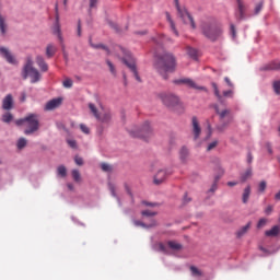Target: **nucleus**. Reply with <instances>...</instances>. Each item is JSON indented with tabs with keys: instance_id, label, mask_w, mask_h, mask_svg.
<instances>
[{
	"instance_id": "cd10ccee",
	"label": "nucleus",
	"mask_w": 280,
	"mask_h": 280,
	"mask_svg": "<svg viewBox=\"0 0 280 280\" xmlns=\"http://www.w3.org/2000/svg\"><path fill=\"white\" fill-rule=\"evenodd\" d=\"M250 198V186H247L242 196V202L246 205L248 202V199Z\"/></svg>"
},
{
	"instance_id": "8fccbe9b",
	"label": "nucleus",
	"mask_w": 280,
	"mask_h": 280,
	"mask_svg": "<svg viewBox=\"0 0 280 280\" xmlns=\"http://www.w3.org/2000/svg\"><path fill=\"white\" fill-rule=\"evenodd\" d=\"M68 145H70L73 150L78 148V142L75 140H68L67 141Z\"/></svg>"
},
{
	"instance_id": "79ce46f5",
	"label": "nucleus",
	"mask_w": 280,
	"mask_h": 280,
	"mask_svg": "<svg viewBox=\"0 0 280 280\" xmlns=\"http://www.w3.org/2000/svg\"><path fill=\"white\" fill-rule=\"evenodd\" d=\"M272 86L276 95H280V81H275Z\"/></svg>"
},
{
	"instance_id": "a878e982",
	"label": "nucleus",
	"mask_w": 280,
	"mask_h": 280,
	"mask_svg": "<svg viewBox=\"0 0 280 280\" xmlns=\"http://www.w3.org/2000/svg\"><path fill=\"white\" fill-rule=\"evenodd\" d=\"M167 246H168V248H171V250H182L183 249V245L175 241H168Z\"/></svg>"
},
{
	"instance_id": "5701e85b",
	"label": "nucleus",
	"mask_w": 280,
	"mask_h": 280,
	"mask_svg": "<svg viewBox=\"0 0 280 280\" xmlns=\"http://www.w3.org/2000/svg\"><path fill=\"white\" fill-rule=\"evenodd\" d=\"M166 21L170 23V27L173 34H175V36H179L178 30H176V24H174V20H172V15H170V13L167 12H166Z\"/></svg>"
},
{
	"instance_id": "aec40b11",
	"label": "nucleus",
	"mask_w": 280,
	"mask_h": 280,
	"mask_svg": "<svg viewBox=\"0 0 280 280\" xmlns=\"http://www.w3.org/2000/svg\"><path fill=\"white\" fill-rule=\"evenodd\" d=\"M60 104H62V98H54L46 104L45 108L46 110H54L55 108H58Z\"/></svg>"
},
{
	"instance_id": "13d9d810",
	"label": "nucleus",
	"mask_w": 280,
	"mask_h": 280,
	"mask_svg": "<svg viewBox=\"0 0 280 280\" xmlns=\"http://www.w3.org/2000/svg\"><path fill=\"white\" fill-rule=\"evenodd\" d=\"M109 25H110V28H112V30H115V32H121V31L119 30V26H118L117 24H115V23H109Z\"/></svg>"
},
{
	"instance_id": "680f3d73",
	"label": "nucleus",
	"mask_w": 280,
	"mask_h": 280,
	"mask_svg": "<svg viewBox=\"0 0 280 280\" xmlns=\"http://www.w3.org/2000/svg\"><path fill=\"white\" fill-rule=\"evenodd\" d=\"M135 226H143L145 229V223L141 221H133Z\"/></svg>"
},
{
	"instance_id": "4be33fe9",
	"label": "nucleus",
	"mask_w": 280,
	"mask_h": 280,
	"mask_svg": "<svg viewBox=\"0 0 280 280\" xmlns=\"http://www.w3.org/2000/svg\"><path fill=\"white\" fill-rule=\"evenodd\" d=\"M279 233H280V226L275 225L270 230H267L265 232V235H266V237H277V235H279Z\"/></svg>"
},
{
	"instance_id": "f8f14e48",
	"label": "nucleus",
	"mask_w": 280,
	"mask_h": 280,
	"mask_svg": "<svg viewBox=\"0 0 280 280\" xmlns=\"http://www.w3.org/2000/svg\"><path fill=\"white\" fill-rule=\"evenodd\" d=\"M236 3L235 19L238 22L244 21V19H246V4L244 3V0H236Z\"/></svg>"
},
{
	"instance_id": "e2e57ef3",
	"label": "nucleus",
	"mask_w": 280,
	"mask_h": 280,
	"mask_svg": "<svg viewBox=\"0 0 280 280\" xmlns=\"http://www.w3.org/2000/svg\"><path fill=\"white\" fill-rule=\"evenodd\" d=\"M259 249L265 253V255H271L270 250H268L266 247L260 246Z\"/></svg>"
},
{
	"instance_id": "dca6fc26",
	"label": "nucleus",
	"mask_w": 280,
	"mask_h": 280,
	"mask_svg": "<svg viewBox=\"0 0 280 280\" xmlns=\"http://www.w3.org/2000/svg\"><path fill=\"white\" fill-rule=\"evenodd\" d=\"M202 132V129L200 128V122H198L197 117H192V135L194 139H198Z\"/></svg>"
},
{
	"instance_id": "6e6552de",
	"label": "nucleus",
	"mask_w": 280,
	"mask_h": 280,
	"mask_svg": "<svg viewBox=\"0 0 280 280\" xmlns=\"http://www.w3.org/2000/svg\"><path fill=\"white\" fill-rule=\"evenodd\" d=\"M130 135L131 137H138L148 141L152 137V127H150L149 121H145L140 128L131 129Z\"/></svg>"
},
{
	"instance_id": "20e7f679",
	"label": "nucleus",
	"mask_w": 280,
	"mask_h": 280,
	"mask_svg": "<svg viewBox=\"0 0 280 280\" xmlns=\"http://www.w3.org/2000/svg\"><path fill=\"white\" fill-rule=\"evenodd\" d=\"M23 80H27L31 78V83L36 84V82H40V72L38 69L34 68V60L32 56L26 57V62L22 70Z\"/></svg>"
},
{
	"instance_id": "a18cd8bd",
	"label": "nucleus",
	"mask_w": 280,
	"mask_h": 280,
	"mask_svg": "<svg viewBox=\"0 0 280 280\" xmlns=\"http://www.w3.org/2000/svg\"><path fill=\"white\" fill-rule=\"evenodd\" d=\"M268 223V220L266 219H260L257 223V229H264V226H266V224Z\"/></svg>"
},
{
	"instance_id": "c85d7f7f",
	"label": "nucleus",
	"mask_w": 280,
	"mask_h": 280,
	"mask_svg": "<svg viewBox=\"0 0 280 280\" xmlns=\"http://www.w3.org/2000/svg\"><path fill=\"white\" fill-rule=\"evenodd\" d=\"M250 176H253V168H247L245 173L241 175L242 183H246Z\"/></svg>"
},
{
	"instance_id": "37998d69",
	"label": "nucleus",
	"mask_w": 280,
	"mask_h": 280,
	"mask_svg": "<svg viewBox=\"0 0 280 280\" xmlns=\"http://www.w3.org/2000/svg\"><path fill=\"white\" fill-rule=\"evenodd\" d=\"M62 84H63L65 89H71V86H73V80L66 79Z\"/></svg>"
},
{
	"instance_id": "774afa93",
	"label": "nucleus",
	"mask_w": 280,
	"mask_h": 280,
	"mask_svg": "<svg viewBox=\"0 0 280 280\" xmlns=\"http://www.w3.org/2000/svg\"><path fill=\"white\" fill-rule=\"evenodd\" d=\"M184 202L187 203V202H191V198H188L187 195L184 196Z\"/></svg>"
},
{
	"instance_id": "338daca9",
	"label": "nucleus",
	"mask_w": 280,
	"mask_h": 280,
	"mask_svg": "<svg viewBox=\"0 0 280 280\" xmlns=\"http://www.w3.org/2000/svg\"><path fill=\"white\" fill-rule=\"evenodd\" d=\"M237 185V182H229L228 187H235Z\"/></svg>"
},
{
	"instance_id": "423d86ee",
	"label": "nucleus",
	"mask_w": 280,
	"mask_h": 280,
	"mask_svg": "<svg viewBox=\"0 0 280 280\" xmlns=\"http://www.w3.org/2000/svg\"><path fill=\"white\" fill-rule=\"evenodd\" d=\"M213 108L219 116V121L221 122L219 126H217V130L218 132H224V130H226V128H229V126L231 125V119L224 120L231 115V109H220V106L218 104H214Z\"/></svg>"
},
{
	"instance_id": "bb28decb",
	"label": "nucleus",
	"mask_w": 280,
	"mask_h": 280,
	"mask_svg": "<svg viewBox=\"0 0 280 280\" xmlns=\"http://www.w3.org/2000/svg\"><path fill=\"white\" fill-rule=\"evenodd\" d=\"M54 56H56V47L52 44H49L46 47V57L54 58Z\"/></svg>"
},
{
	"instance_id": "5fc2aeb1",
	"label": "nucleus",
	"mask_w": 280,
	"mask_h": 280,
	"mask_svg": "<svg viewBox=\"0 0 280 280\" xmlns=\"http://www.w3.org/2000/svg\"><path fill=\"white\" fill-rule=\"evenodd\" d=\"M100 0H90V8H91V10H93V8H97V2H98Z\"/></svg>"
},
{
	"instance_id": "e433bc0d",
	"label": "nucleus",
	"mask_w": 280,
	"mask_h": 280,
	"mask_svg": "<svg viewBox=\"0 0 280 280\" xmlns=\"http://www.w3.org/2000/svg\"><path fill=\"white\" fill-rule=\"evenodd\" d=\"M218 180H220V176L214 178V183L212 184L211 188L209 189L210 194H215L218 190Z\"/></svg>"
},
{
	"instance_id": "7c9ffc66",
	"label": "nucleus",
	"mask_w": 280,
	"mask_h": 280,
	"mask_svg": "<svg viewBox=\"0 0 280 280\" xmlns=\"http://www.w3.org/2000/svg\"><path fill=\"white\" fill-rule=\"evenodd\" d=\"M190 272L192 277H202V271L196 266H190Z\"/></svg>"
},
{
	"instance_id": "2eb2a0df",
	"label": "nucleus",
	"mask_w": 280,
	"mask_h": 280,
	"mask_svg": "<svg viewBox=\"0 0 280 280\" xmlns=\"http://www.w3.org/2000/svg\"><path fill=\"white\" fill-rule=\"evenodd\" d=\"M3 110H12L14 108V98L12 94H8L2 101Z\"/></svg>"
},
{
	"instance_id": "7ed1b4c3",
	"label": "nucleus",
	"mask_w": 280,
	"mask_h": 280,
	"mask_svg": "<svg viewBox=\"0 0 280 280\" xmlns=\"http://www.w3.org/2000/svg\"><path fill=\"white\" fill-rule=\"evenodd\" d=\"M16 126H23L25 124L26 129L24 135H34L40 128V121L38 120V115L28 114L26 117L15 121Z\"/></svg>"
},
{
	"instance_id": "2f4dec72",
	"label": "nucleus",
	"mask_w": 280,
	"mask_h": 280,
	"mask_svg": "<svg viewBox=\"0 0 280 280\" xmlns=\"http://www.w3.org/2000/svg\"><path fill=\"white\" fill-rule=\"evenodd\" d=\"M179 156L182 161H187V156H189V150L187 148H182L179 151Z\"/></svg>"
},
{
	"instance_id": "4c0bfd02",
	"label": "nucleus",
	"mask_w": 280,
	"mask_h": 280,
	"mask_svg": "<svg viewBox=\"0 0 280 280\" xmlns=\"http://www.w3.org/2000/svg\"><path fill=\"white\" fill-rule=\"evenodd\" d=\"M261 10H264V1H260L256 4V7L254 9V14L255 15L259 14V12H261Z\"/></svg>"
},
{
	"instance_id": "ea45409f",
	"label": "nucleus",
	"mask_w": 280,
	"mask_h": 280,
	"mask_svg": "<svg viewBox=\"0 0 280 280\" xmlns=\"http://www.w3.org/2000/svg\"><path fill=\"white\" fill-rule=\"evenodd\" d=\"M106 65L109 67L112 75H117V70H115V65L110 60H106Z\"/></svg>"
},
{
	"instance_id": "0eeeda50",
	"label": "nucleus",
	"mask_w": 280,
	"mask_h": 280,
	"mask_svg": "<svg viewBox=\"0 0 280 280\" xmlns=\"http://www.w3.org/2000/svg\"><path fill=\"white\" fill-rule=\"evenodd\" d=\"M121 52L124 54L122 62L130 69L131 73H133L137 82H141V77H139V71H137V60L132 57L128 50L120 48Z\"/></svg>"
},
{
	"instance_id": "c756f323",
	"label": "nucleus",
	"mask_w": 280,
	"mask_h": 280,
	"mask_svg": "<svg viewBox=\"0 0 280 280\" xmlns=\"http://www.w3.org/2000/svg\"><path fill=\"white\" fill-rule=\"evenodd\" d=\"M7 30H8V24H5V18H3V15H1V13H0V32H1V34L5 35Z\"/></svg>"
},
{
	"instance_id": "f257e3e1",
	"label": "nucleus",
	"mask_w": 280,
	"mask_h": 280,
	"mask_svg": "<svg viewBox=\"0 0 280 280\" xmlns=\"http://www.w3.org/2000/svg\"><path fill=\"white\" fill-rule=\"evenodd\" d=\"M155 68L162 78L167 80V73H174L176 71V57L171 52H164L159 57Z\"/></svg>"
},
{
	"instance_id": "393cba45",
	"label": "nucleus",
	"mask_w": 280,
	"mask_h": 280,
	"mask_svg": "<svg viewBox=\"0 0 280 280\" xmlns=\"http://www.w3.org/2000/svg\"><path fill=\"white\" fill-rule=\"evenodd\" d=\"M250 225H252V223L248 222L245 226L241 228L236 232V237H244V235H246V233H248V231L250 230Z\"/></svg>"
},
{
	"instance_id": "58836bf2",
	"label": "nucleus",
	"mask_w": 280,
	"mask_h": 280,
	"mask_svg": "<svg viewBox=\"0 0 280 280\" xmlns=\"http://www.w3.org/2000/svg\"><path fill=\"white\" fill-rule=\"evenodd\" d=\"M186 51L190 58H196V56H198V51L195 48L187 47Z\"/></svg>"
},
{
	"instance_id": "6e6d98bb",
	"label": "nucleus",
	"mask_w": 280,
	"mask_h": 280,
	"mask_svg": "<svg viewBox=\"0 0 280 280\" xmlns=\"http://www.w3.org/2000/svg\"><path fill=\"white\" fill-rule=\"evenodd\" d=\"M78 36H82V21L78 22Z\"/></svg>"
},
{
	"instance_id": "f03ea898",
	"label": "nucleus",
	"mask_w": 280,
	"mask_h": 280,
	"mask_svg": "<svg viewBox=\"0 0 280 280\" xmlns=\"http://www.w3.org/2000/svg\"><path fill=\"white\" fill-rule=\"evenodd\" d=\"M201 32L206 38L215 43V40L222 37L223 28L218 22H203L201 24Z\"/></svg>"
},
{
	"instance_id": "1a4fd4ad",
	"label": "nucleus",
	"mask_w": 280,
	"mask_h": 280,
	"mask_svg": "<svg viewBox=\"0 0 280 280\" xmlns=\"http://www.w3.org/2000/svg\"><path fill=\"white\" fill-rule=\"evenodd\" d=\"M160 97L164 106H167V108H172L173 110H176V108H180V106H183L180 104V98L174 94H161Z\"/></svg>"
},
{
	"instance_id": "603ef678",
	"label": "nucleus",
	"mask_w": 280,
	"mask_h": 280,
	"mask_svg": "<svg viewBox=\"0 0 280 280\" xmlns=\"http://www.w3.org/2000/svg\"><path fill=\"white\" fill-rule=\"evenodd\" d=\"M74 163H77L78 165H84V160H82V158H80V156H75Z\"/></svg>"
},
{
	"instance_id": "3c124183",
	"label": "nucleus",
	"mask_w": 280,
	"mask_h": 280,
	"mask_svg": "<svg viewBox=\"0 0 280 280\" xmlns=\"http://www.w3.org/2000/svg\"><path fill=\"white\" fill-rule=\"evenodd\" d=\"M109 191L114 198H117V192H115V185L109 184Z\"/></svg>"
},
{
	"instance_id": "c03bdc74",
	"label": "nucleus",
	"mask_w": 280,
	"mask_h": 280,
	"mask_svg": "<svg viewBox=\"0 0 280 280\" xmlns=\"http://www.w3.org/2000/svg\"><path fill=\"white\" fill-rule=\"evenodd\" d=\"M80 130L84 133V135H90L91 133V129H89V127L84 124L80 125Z\"/></svg>"
},
{
	"instance_id": "052dcab7",
	"label": "nucleus",
	"mask_w": 280,
	"mask_h": 280,
	"mask_svg": "<svg viewBox=\"0 0 280 280\" xmlns=\"http://www.w3.org/2000/svg\"><path fill=\"white\" fill-rule=\"evenodd\" d=\"M272 206H268L266 209H265V213L267 214V215H270V213H272Z\"/></svg>"
},
{
	"instance_id": "a19ab883",
	"label": "nucleus",
	"mask_w": 280,
	"mask_h": 280,
	"mask_svg": "<svg viewBox=\"0 0 280 280\" xmlns=\"http://www.w3.org/2000/svg\"><path fill=\"white\" fill-rule=\"evenodd\" d=\"M101 168L103 172H113V166H110L108 163H102Z\"/></svg>"
},
{
	"instance_id": "f3484780",
	"label": "nucleus",
	"mask_w": 280,
	"mask_h": 280,
	"mask_svg": "<svg viewBox=\"0 0 280 280\" xmlns=\"http://www.w3.org/2000/svg\"><path fill=\"white\" fill-rule=\"evenodd\" d=\"M60 16L58 15V4H56V24L54 27V34L58 36L59 40L62 43V33L60 31V23H59Z\"/></svg>"
},
{
	"instance_id": "473e14b6",
	"label": "nucleus",
	"mask_w": 280,
	"mask_h": 280,
	"mask_svg": "<svg viewBox=\"0 0 280 280\" xmlns=\"http://www.w3.org/2000/svg\"><path fill=\"white\" fill-rule=\"evenodd\" d=\"M57 174L58 176H60L61 178H65L67 176V167H65V165H60L57 168Z\"/></svg>"
},
{
	"instance_id": "4468645a",
	"label": "nucleus",
	"mask_w": 280,
	"mask_h": 280,
	"mask_svg": "<svg viewBox=\"0 0 280 280\" xmlns=\"http://www.w3.org/2000/svg\"><path fill=\"white\" fill-rule=\"evenodd\" d=\"M0 55L9 65H19V61L16 60V57L10 51V49L5 47H0Z\"/></svg>"
},
{
	"instance_id": "ddd939ff",
	"label": "nucleus",
	"mask_w": 280,
	"mask_h": 280,
	"mask_svg": "<svg viewBox=\"0 0 280 280\" xmlns=\"http://www.w3.org/2000/svg\"><path fill=\"white\" fill-rule=\"evenodd\" d=\"M211 86L214 91V95H215L218 102H222V100H224V97H233V90L223 91V95H222V94H220V89L218 88V83L212 82Z\"/></svg>"
},
{
	"instance_id": "864d4df0",
	"label": "nucleus",
	"mask_w": 280,
	"mask_h": 280,
	"mask_svg": "<svg viewBox=\"0 0 280 280\" xmlns=\"http://www.w3.org/2000/svg\"><path fill=\"white\" fill-rule=\"evenodd\" d=\"M224 82H226V84H228V86L230 88V89H233V82L231 81V79L229 78V77H225L224 78Z\"/></svg>"
},
{
	"instance_id": "4d7b16f0",
	"label": "nucleus",
	"mask_w": 280,
	"mask_h": 280,
	"mask_svg": "<svg viewBox=\"0 0 280 280\" xmlns=\"http://www.w3.org/2000/svg\"><path fill=\"white\" fill-rule=\"evenodd\" d=\"M266 187H267L266 182H260L259 191H266Z\"/></svg>"
},
{
	"instance_id": "bf43d9fd",
	"label": "nucleus",
	"mask_w": 280,
	"mask_h": 280,
	"mask_svg": "<svg viewBox=\"0 0 280 280\" xmlns=\"http://www.w3.org/2000/svg\"><path fill=\"white\" fill-rule=\"evenodd\" d=\"M230 30H231V34H232L233 38H235V35H236L235 25H234V24H231V25H230Z\"/></svg>"
},
{
	"instance_id": "de8ad7c7",
	"label": "nucleus",
	"mask_w": 280,
	"mask_h": 280,
	"mask_svg": "<svg viewBox=\"0 0 280 280\" xmlns=\"http://www.w3.org/2000/svg\"><path fill=\"white\" fill-rule=\"evenodd\" d=\"M142 215H145L147 218H152V217L156 215V212H152L150 210H144V211H142Z\"/></svg>"
},
{
	"instance_id": "49530a36",
	"label": "nucleus",
	"mask_w": 280,
	"mask_h": 280,
	"mask_svg": "<svg viewBox=\"0 0 280 280\" xmlns=\"http://www.w3.org/2000/svg\"><path fill=\"white\" fill-rule=\"evenodd\" d=\"M92 47H94V49H104V51H107V54H109L108 47L103 44L92 45Z\"/></svg>"
},
{
	"instance_id": "09e8293b",
	"label": "nucleus",
	"mask_w": 280,
	"mask_h": 280,
	"mask_svg": "<svg viewBox=\"0 0 280 280\" xmlns=\"http://www.w3.org/2000/svg\"><path fill=\"white\" fill-rule=\"evenodd\" d=\"M217 147H218V141L215 140V141L208 144L207 150H208V152H211V150H213Z\"/></svg>"
},
{
	"instance_id": "72a5a7b5",
	"label": "nucleus",
	"mask_w": 280,
	"mask_h": 280,
	"mask_svg": "<svg viewBox=\"0 0 280 280\" xmlns=\"http://www.w3.org/2000/svg\"><path fill=\"white\" fill-rule=\"evenodd\" d=\"M12 119H14V116H12V113L7 112L3 116H2V121L4 124H10V121H12Z\"/></svg>"
},
{
	"instance_id": "9b49d317",
	"label": "nucleus",
	"mask_w": 280,
	"mask_h": 280,
	"mask_svg": "<svg viewBox=\"0 0 280 280\" xmlns=\"http://www.w3.org/2000/svg\"><path fill=\"white\" fill-rule=\"evenodd\" d=\"M173 83L177 84L178 86H188L189 89H197L198 91H205L207 93V88L205 86H197L196 82L189 78H182L175 79Z\"/></svg>"
},
{
	"instance_id": "412c9836",
	"label": "nucleus",
	"mask_w": 280,
	"mask_h": 280,
	"mask_svg": "<svg viewBox=\"0 0 280 280\" xmlns=\"http://www.w3.org/2000/svg\"><path fill=\"white\" fill-rule=\"evenodd\" d=\"M36 62L40 71H44V72L49 71V66L47 65V62H45V58H43V56H37Z\"/></svg>"
},
{
	"instance_id": "6ab92c4d",
	"label": "nucleus",
	"mask_w": 280,
	"mask_h": 280,
	"mask_svg": "<svg viewBox=\"0 0 280 280\" xmlns=\"http://www.w3.org/2000/svg\"><path fill=\"white\" fill-rule=\"evenodd\" d=\"M261 71H280V61H271L261 68Z\"/></svg>"
},
{
	"instance_id": "0e129e2a",
	"label": "nucleus",
	"mask_w": 280,
	"mask_h": 280,
	"mask_svg": "<svg viewBox=\"0 0 280 280\" xmlns=\"http://www.w3.org/2000/svg\"><path fill=\"white\" fill-rule=\"evenodd\" d=\"M26 98H27V95L25 94V92H23L20 98L21 102H25Z\"/></svg>"
},
{
	"instance_id": "69168bd1",
	"label": "nucleus",
	"mask_w": 280,
	"mask_h": 280,
	"mask_svg": "<svg viewBox=\"0 0 280 280\" xmlns=\"http://www.w3.org/2000/svg\"><path fill=\"white\" fill-rule=\"evenodd\" d=\"M247 163H253V154L248 153Z\"/></svg>"
},
{
	"instance_id": "9d476101",
	"label": "nucleus",
	"mask_w": 280,
	"mask_h": 280,
	"mask_svg": "<svg viewBox=\"0 0 280 280\" xmlns=\"http://www.w3.org/2000/svg\"><path fill=\"white\" fill-rule=\"evenodd\" d=\"M176 8H177L178 16L182 19V21L186 25H190L192 30H196V22H194V18H191L189 12H187V9L180 8V5H178V0H176Z\"/></svg>"
},
{
	"instance_id": "b1692460",
	"label": "nucleus",
	"mask_w": 280,
	"mask_h": 280,
	"mask_svg": "<svg viewBox=\"0 0 280 280\" xmlns=\"http://www.w3.org/2000/svg\"><path fill=\"white\" fill-rule=\"evenodd\" d=\"M154 250H158V253H164V255H170V249L163 243L155 244Z\"/></svg>"
},
{
	"instance_id": "c9c22d12",
	"label": "nucleus",
	"mask_w": 280,
	"mask_h": 280,
	"mask_svg": "<svg viewBox=\"0 0 280 280\" xmlns=\"http://www.w3.org/2000/svg\"><path fill=\"white\" fill-rule=\"evenodd\" d=\"M27 145V140L25 138H20L18 140V150H23Z\"/></svg>"
},
{
	"instance_id": "39448f33",
	"label": "nucleus",
	"mask_w": 280,
	"mask_h": 280,
	"mask_svg": "<svg viewBox=\"0 0 280 280\" xmlns=\"http://www.w3.org/2000/svg\"><path fill=\"white\" fill-rule=\"evenodd\" d=\"M89 108H90L92 115L95 117V119H97V121H100V124H104V125L108 126V124H110V121L113 120V114L110 113V109H104V107L101 106L102 112L100 113L97 110V107L93 103L89 104Z\"/></svg>"
},
{
	"instance_id": "a211bd4d",
	"label": "nucleus",
	"mask_w": 280,
	"mask_h": 280,
	"mask_svg": "<svg viewBox=\"0 0 280 280\" xmlns=\"http://www.w3.org/2000/svg\"><path fill=\"white\" fill-rule=\"evenodd\" d=\"M167 178V171L165 170H160L154 176V184L155 185H161Z\"/></svg>"
},
{
	"instance_id": "f704fd0d",
	"label": "nucleus",
	"mask_w": 280,
	"mask_h": 280,
	"mask_svg": "<svg viewBox=\"0 0 280 280\" xmlns=\"http://www.w3.org/2000/svg\"><path fill=\"white\" fill-rule=\"evenodd\" d=\"M72 178L75 183H80V180H82V177L80 175V171L78 170H73L72 171Z\"/></svg>"
}]
</instances>
